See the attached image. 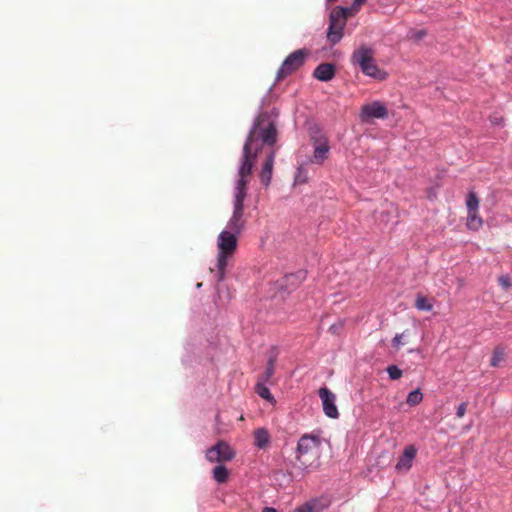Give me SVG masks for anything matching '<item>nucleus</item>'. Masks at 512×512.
<instances>
[{
  "instance_id": "obj_1",
  "label": "nucleus",
  "mask_w": 512,
  "mask_h": 512,
  "mask_svg": "<svg viewBox=\"0 0 512 512\" xmlns=\"http://www.w3.org/2000/svg\"><path fill=\"white\" fill-rule=\"evenodd\" d=\"M277 142V128L272 116L261 112L254 119L243 145L241 163L238 167V179L233 194V213L225 229L241 234L245 227L244 201L247 196L248 176L251 174L254 160L261 146L273 145Z\"/></svg>"
},
{
  "instance_id": "obj_2",
  "label": "nucleus",
  "mask_w": 512,
  "mask_h": 512,
  "mask_svg": "<svg viewBox=\"0 0 512 512\" xmlns=\"http://www.w3.org/2000/svg\"><path fill=\"white\" fill-rule=\"evenodd\" d=\"M319 445L318 436L304 434L300 437L295 450V460L292 462V469L289 472L292 479L301 480L317 467Z\"/></svg>"
},
{
  "instance_id": "obj_3",
  "label": "nucleus",
  "mask_w": 512,
  "mask_h": 512,
  "mask_svg": "<svg viewBox=\"0 0 512 512\" xmlns=\"http://www.w3.org/2000/svg\"><path fill=\"white\" fill-rule=\"evenodd\" d=\"M240 234L224 229L220 232L217 237V273L215 277L218 282H222L225 279V269L228 264V260L237 249L238 246V236Z\"/></svg>"
},
{
  "instance_id": "obj_4",
  "label": "nucleus",
  "mask_w": 512,
  "mask_h": 512,
  "mask_svg": "<svg viewBox=\"0 0 512 512\" xmlns=\"http://www.w3.org/2000/svg\"><path fill=\"white\" fill-rule=\"evenodd\" d=\"M351 63L359 66L361 72L366 76L378 80H383L386 77V73L381 71L375 63L373 50L366 45H361L353 52Z\"/></svg>"
},
{
  "instance_id": "obj_5",
  "label": "nucleus",
  "mask_w": 512,
  "mask_h": 512,
  "mask_svg": "<svg viewBox=\"0 0 512 512\" xmlns=\"http://www.w3.org/2000/svg\"><path fill=\"white\" fill-rule=\"evenodd\" d=\"M349 14L350 9L347 7L337 6L331 10L329 25L326 30V38L331 45H335L342 40L343 30Z\"/></svg>"
},
{
  "instance_id": "obj_6",
  "label": "nucleus",
  "mask_w": 512,
  "mask_h": 512,
  "mask_svg": "<svg viewBox=\"0 0 512 512\" xmlns=\"http://www.w3.org/2000/svg\"><path fill=\"white\" fill-rule=\"evenodd\" d=\"M305 49H298L289 54L276 73V81H280L298 68H300L307 57Z\"/></svg>"
},
{
  "instance_id": "obj_7",
  "label": "nucleus",
  "mask_w": 512,
  "mask_h": 512,
  "mask_svg": "<svg viewBox=\"0 0 512 512\" xmlns=\"http://www.w3.org/2000/svg\"><path fill=\"white\" fill-rule=\"evenodd\" d=\"M311 141L314 145L313 162L322 164L330 151L328 139L320 129L315 128L311 130Z\"/></svg>"
},
{
  "instance_id": "obj_8",
  "label": "nucleus",
  "mask_w": 512,
  "mask_h": 512,
  "mask_svg": "<svg viewBox=\"0 0 512 512\" xmlns=\"http://www.w3.org/2000/svg\"><path fill=\"white\" fill-rule=\"evenodd\" d=\"M360 117L363 122H369L374 119H386L388 118V110L382 102L373 101L362 107Z\"/></svg>"
},
{
  "instance_id": "obj_9",
  "label": "nucleus",
  "mask_w": 512,
  "mask_h": 512,
  "mask_svg": "<svg viewBox=\"0 0 512 512\" xmlns=\"http://www.w3.org/2000/svg\"><path fill=\"white\" fill-rule=\"evenodd\" d=\"M234 452L231 447L220 441L206 451V459L209 462H222L233 459Z\"/></svg>"
},
{
  "instance_id": "obj_10",
  "label": "nucleus",
  "mask_w": 512,
  "mask_h": 512,
  "mask_svg": "<svg viewBox=\"0 0 512 512\" xmlns=\"http://www.w3.org/2000/svg\"><path fill=\"white\" fill-rule=\"evenodd\" d=\"M318 394L322 401L324 414L331 419H337L339 417V412L336 406L335 394L327 387H321Z\"/></svg>"
},
{
  "instance_id": "obj_11",
  "label": "nucleus",
  "mask_w": 512,
  "mask_h": 512,
  "mask_svg": "<svg viewBox=\"0 0 512 512\" xmlns=\"http://www.w3.org/2000/svg\"><path fill=\"white\" fill-rule=\"evenodd\" d=\"M275 144H276V142L273 145L264 144V145L261 146V149L257 153V154H259L264 147H268L269 148V151L266 154V158H265V161L263 163V166H262V169H261V173H260V181L266 187L270 184L271 178H272L274 161H275V157H276V153L272 149V147ZM257 156L258 155H256V157Z\"/></svg>"
},
{
  "instance_id": "obj_12",
  "label": "nucleus",
  "mask_w": 512,
  "mask_h": 512,
  "mask_svg": "<svg viewBox=\"0 0 512 512\" xmlns=\"http://www.w3.org/2000/svg\"><path fill=\"white\" fill-rule=\"evenodd\" d=\"M417 454V449L414 445H408L404 448L403 453L399 457L395 469L399 472L408 471L413 464V460L415 459Z\"/></svg>"
},
{
  "instance_id": "obj_13",
  "label": "nucleus",
  "mask_w": 512,
  "mask_h": 512,
  "mask_svg": "<svg viewBox=\"0 0 512 512\" xmlns=\"http://www.w3.org/2000/svg\"><path fill=\"white\" fill-rule=\"evenodd\" d=\"M336 67L332 63H321L319 64L313 72V76L322 82H328L332 80L335 76Z\"/></svg>"
},
{
  "instance_id": "obj_14",
  "label": "nucleus",
  "mask_w": 512,
  "mask_h": 512,
  "mask_svg": "<svg viewBox=\"0 0 512 512\" xmlns=\"http://www.w3.org/2000/svg\"><path fill=\"white\" fill-rule=\"evenodd\" d=\"M306 278L305 271H297L296 273H291L286 275L283 278V283L280 284L281 288H285V290L290 291L292 287H296Z\"/></svg>"
},
{
  "instance_id": "obj_15",
  "label": "nucleus",
  "mask_w": 512,
  "mask_h": 512,
  "mask_svg": "<svg viewBox=\"0 0 512 512\" xmlns=\"http://www.w3.org/2000/svg\"><path fill=\"white\" fill-rule=\"evenodd\" d=\"M270 383L271 382H269V381H264V380L258 379V381L255 385V391L259 397H261L262 399H265L268 402L273 403V402H275V399L267 386V384H270Z\"/></svg>"
},
{
  "instance_id": "obj_16",
  "label": "nucleus",
  "mask_w": 512,
  "mask_h": 512,
  "mask_svg": "<svg viewBox=\"0 0 512 512\" xmlns=\"http://www.w3.org/2000/svg\"><path fill=\"white\" fill-rule=\"evenodd\" d=\"M309 512H322L329 506V501L326 498H314L307 501L305 504Z\"/></svg>"
},
{
  "instance_id": "obj_17",
  "label": "nucleus",
  "mask_w": 512,
  "mask_h": 512,
  "mask_svg": "<svg viewBox=\"0 0 512 512\" xmlns=\"http://www.w3.org/2000/svg\"><path fill=\"white\" fill-rule=\"evenodd\" d=\"M270 441L268 431L264 428H259L254 432V444L259 449H263Z\"/></svg>"
},
{
  "instance_id": "obj_18",
  "label": "nucleus",
  "mask_w": 512,
  "mask_h": 512,
  "mask_svg": "<svg viewBox=\"0 0 512 512\" xmlns=\"http://www.w3.org/2000/svg\"><path fill=\"white\" fill-rule=\"evenodd\" d=\"M483 225L481 217L478 215V211L468 212L467 215V227L470 230L477 231Z\"/></svg>"
},
{
  "instance_id": "obj_19",
  "label": "nucleus",
  "mask_w": 512,
  "mask_h": 512,
  "mask_svg": "<svg viewBox=\"0 0 512 512\" xmlns=\"http://www.w3.org/2000/svg\"><path fill=\"white\" fill-rule=\"evenodd\" d=\"M275 362H276V355H271L268 358V361H267V364H266V367H265V371L259 377V379L271 382V378H272V376L274 375V372H275Z\"/></svg>"
},
{
  "instance_id": "obj_20",
  "label": "nucleus",
  "mask_w": 512,
  "mask_h": 512,
  "mask_svg": "<svg viewBox=\"0 0 512 512\" xmlns=\"http://www.w3.org/2000/svg\"><path fill=\"white\" fill-rule=\"evenodd\" d=\"M228 469L224 465H217L213 469V478L218 483H225L228 479Z\"/></svg>"
},
{
  "instance_id": "obj_21",
  "label": "nucleus",
  "mask_w": 512,
  "mask_h": 512,
  "mask_svg": "<svg viewBox=\"0 0 512 512\" xmlns=\"http://www.w3.org/2000/svg\"><path fill=\"white\" fill-rule=\"evenodd\" d=\"M467 212L478 211L479 199L475 192L471 191L466 197Z\"/></svg>"
},
{
  "instance_id": "obj_22",
  "label": "nucleus",
  "mask_w": 512,
  "mask_h": 512,
  "mask_svg": "<svg viewBox=\"0 0 512 512\" xmlns=\"http://www.w3.org/2000/svg\"><path fill=\"white\" fill-rule=\"evenodd\" d=\"M423 399V394L419 388L409 392L406 402L410 406H415L419 404Z\"/></svg>"
},
{
  "instance_id": "obj_23",
  "label": "nucleus",
  "mask_w": 512,
  "mask_h": 512,
  "mask_svg": "<svg viewBox=\"0 0 512 512\" xmlns=\"http://www.w3.org/2000/svg\"><path fill=\"white\" fill-rule=\"evenodd\" d=\"M415 307L420 311H431L433 306L429 303L425 296H417L415 300Z\"/></svg>"
},
{
  "instance_id": "obj_24",
  "label": "nucleus",
  "mask_w": 512,
  "mask_h": 512,
  "mask_svg": "<svg viewBox=\"0 0 512 512\" xmlns=\"http://www.w3.org/2000/svg\"><path fill=\"white\" fill-rule=\"evenodd\" d=\"M504 356L505 352L503 348H495L490 362L491 366L497 367L499 363L504 359Z\"/></svg>"
},
{
  "instance_id": "obj_25",
  "label": "nucleus",
  "mask_w": 512,
  "mask_h": 512,
  "mask_svg": "<svg viewBox=\"0 0 512 512\" xmlns=\"http://www.w3.org/2000/svg\"><path fill=\"white\" fill-rule=\"evenodd\" d=\"M386 371L391 380H398L402 376V370L396 365H389Z\"/></svg>"
},
{
  "instance_id": "obj_26",
  "label": "nucleus",
  "mask_w": 512,
  "mask_h": 512,
  "mask_svg": "<svg viewBox=\"0 0 512 512\" xmlns=\"http://www.w3.org/2000/svg\"><path fill=\"white\" fill-rule=\"evenodd\" d=\"M307 180V173L303 167L297 169L295 175V183H304Z\"/></svg>"
},
{
  "instance_id": "obj_27",
  "label": "nucleus",
  "mask_w": 512,
  "mask_h": 512,
  "mask_svg": "<svg viewBox=\"0 0 512 512\" xmlns=\"http://www.w3.org/2000/svg\"><path fill=\"white\" fill-rule=\"evenodd\" d=\"M425 35V30H412L408 33V37L414 41H420Z\"/></svg>"
},
{
  "instance_id": "obj_28",
  "label": "nucleus",
  "mask_w": 512,
  "mask_h": 512,
  "mask_svg": "<svg viewBox=\"0 0 512 512\" xmlns=\"http://www.w3.org/2000/svg\"><path fill=\"white\" fill-rule=\"evenodd\" d=\"M498 282H499L500 286L505 290H507L511 287V281H510L509 276H507V275H502L501 277H499Z\"/></svg>"
},
{
  "instance_id": "obj_29",
  "label": "nucleus",
  "mask_w": 512,
  "mask_h": 512,
  "mask_svg": "<svg viewBox=\"0 0 512 512\" xmlns=\"http://www.w3.org/2000/svg\"><path fill=\"white\" fill-rule=\"evenodd\" d=\"M404 333L402 334H396L392 340V346L396 349L400 348V346L404 345V342L402 341Z\"/></svg>"
},
{
  "instance_id": "obj_30",
  "label": "nucleus",
  "mask_w": 512,
  "mask_h": 512,
  "mask_svg": "<svg viewBox=\"0 0 512 512\" xmlns=\"http://www.w3.org/2000/svg\"><path fill=\"white\" fill-rule=\"evenodd\" d=\"M466 410H467V404L465 402L460 403L456 410V416L458 418H462L465 415Z\"/></svg>"
},
{
  "instance_id": "obj_31",
  "label": "nucleus",
  "mask_w": 512,
  "mask_h": 512,
  "mask_svg": "<svg viewBox=\"0 0 512 512\" xmlns=\"http://www.w3.org/2000/svg\"><path fill=\"white\" fill-rule=\"evenodd\" d=\"M366 0H354L351 7H348L351 10L358 9Z\"/></svg>"
},
{
  "instance_id": "obj_32",
  "label": "nucleus",
  "mask_w": 512,
  "mask_h": 512,
  "mask_svg": "<svg viewBox=\"0 0 512 512\" xmlns=\"http://www.w3.org/2000/svg\"><path fill=\"white\" fill-rule=\"evenodd\" d=\"M294 512H309L306 506L303 504L300 507L296 508Z\"/></svg>"
},
{
  "instance_id": "obj_33",
  "label": "nucleus",
  "mask_w": 512,
  "mask_h": 512,
  "mask_svg": "<svg viewBox=\"0 0 512 512\" xmlns=\"http://www.w3.org/2000/svg\"><path fill=\"white\" fill-rule=\"evenodd\" d=\"M262 512H278L275 508L273 507H265Z\"/></svg>"
},
{
  "instance_id": "obj_34",
  "label": "nucleus",
  "mask_w": 512,
  "mask_h": 512,
  "mask_svg": "<svg viewBox=\"0 0 512 512\" xmlns=\"http://www.w3.org/2000/svg\"><path fill=\"white\" fill-rule=\"evenodd\" d=\"M493 124L500 125V120L498 118H494L491 120Z\"/></svg>"
},
{
  "instance_id": "obj_35",
  "label": "nucleus",
  "mask_w": 512,
  "mask_h": 512,
  "mask_svg": "<svg viewBox=\"0 0 512 512\" xmlns=\"http://www.w3.org/2000/svg\"><path fill=\"white\" fill-rule=\"evenodd\" d=\"M330 330L333 331V332H336V326L335 325H331L330 326Z\"/></svg>"
},
{
  "instance_id": "obj_36",
  "label": "nucleus",
  "mask_w": 512,
  "mask_h": 512,
  "mask_svg": "<svg viewBox=\"0 0 512 512\" xmlns=\"http://www.w3.org/2000/svg\"><path fill=\"white\" fill-rule=\"evenodd\" d=\"M201 286H202V283H197V285H196V287H197L198 289H199V288H201Z\"/></svg>"
}]
</instances>
